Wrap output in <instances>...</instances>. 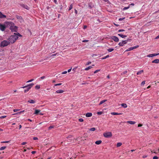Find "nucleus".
Returning a JSON list of instances; mask_svg holds the SVG:
<instances>
[{
	"label": "nucleus",
	"mask_w": 159,
	"mask_h": 159,
	"mask_svg": "<svg viewBox=\"0 0 159 159\" xmlns=\"http://www.w3.org/2000/svg\"><path fill=\"white\" fill-rule=\"evenodd\" d=\"M14 35H11L9 38V42L10 43H14L18 39V36H21L20 34L19 33L17 34L14 33Z\"/></svg>",
	"instance_id": "obj_1"
},
{
	"label": "nucleus",
	"mask_w": 159,
	"mask_h": 159,
	"mask_svg": "<svg viewBox=\"0 0 159 159\" xmlns=\"http://www.w3.org/2000/svg\"><path fill=\"white\" fill-rule=\"evenodd\" d=\"M10 43V42L9 41H7L6 40H4L1 42V47H3L7 46Z\"/></svg>",
	"instance_id": "obj_2"
},
{
	"label": "nucleus",
	"mask_w": 159,
	"mask_h": 159,
	"mask_svg": "<svg viewBox=\"0 0 159 159\" xmlns=\"http://www.w3.org/2000/svg\"><path fill=\"white\" fill-rule=\"evenodd\" d=\"M10 29L12 32H16L17 30V28L16 26H14L13 24V25H11L10 27Z\"/></svg>",
	"instance_id": "obj_3"
},
{
	"label": "nucleus",
	"mask_w": 159,
	"mask_h": 159,
	"mask_svg": "<svg viewBox=\"0 0 159 159\" xmlns=\"http://www.w3.org/2000/svg\"><path fill=\"white\" fill-rule=\"evenodd\" d=\"M103 135L105 137L109 138L112 136V134L111 132H109L104 133Z\"/></svg>",
	"instance_id": "obj_4"
},
{
	"label": "nucleus",
	"mask_w": 159,
	"mask_h": 159,
	"mask_svg": "<svg viewBox=\"0 0 159 159\" xmlns=\"http://www.w3.org/2000/svg\"><path fill=\"white\" fill-rule=\"evenodd\" d=\"M128 41V40H123L121 42H120L118 43V45L120 46H123L124 44L127 43Z\"/></svg>",
	"instance_id": "obj_5"
},
{
	"label": "nucleus",
	"mask_w": 159,
	"mask_h": 159,
	"mask_svg": "<svg viewBox=\"0 0 159 159\" xmlns=\"http://www.w3.org/2000/svg\"><path fill=\"white\" fill-rule=\"evenodd\" d=\"M139 47V45H136V46H135L133 47H130V48H129L128 49H126L125 50V52H128V51H129L133 50L134 49H135V48H138Z\"/></svg>",
	"instance_id": "obj_6"
},
{
	"label": "nucleus",
	"mask_w": 159,
	"mask_h": 159,
	"mask_svg": "<svg viewBox=\"0 0 159 159\" xmlns=\"http://www.w3.org/2000/svg\"><path fill=\"white\" fill-rule=\"evenodd\" d=\"M6 27L5 25L0 24V30L2 31H4L6 29Z\"/></svg>",
	"instance_id": "obj_7"
},
{
	"label": "nucleus",
	"mask_w": 159,
	"mask_h": 159,
	"mask_svg": "<svg viewBox=\"0 0 159 159\" xmlns=\"http://www.w3.org/2000/svg\"><path fill=\"white\" fill-rule=\"evenodd\" d=\"M23 88H27V89L24 90V92L25 93L27 92L29 90L31 89L30 87H29L28 86H27V85L24 86L22 87Z\"/></svg>",
	"instance_id": "obj_8"
},
{
	"label": "nucleus",
	"mask_w": 159,
	"mask_h": 159,
	"mask_svg": "<svg viewBox=\"0 0 159 159\" xmlns=\"http://www.w3.org/2000/svg\"><path fill=\"white\" fill-rule=\"evenodd\" d=\"M20 6L23 8H25L29 10V8L26 5H25L24 4H20Z\"/></svg>",
	"instance_id": "obj_9"
},
{
	"label": "nucleus",
	"mask_w": 159,
	"mask_h": 159,
	"mask_svg": "<svg viewBox=\"0 0 159 159\" xmlns=\"http://www.w3.org/2000/svg\"><path fill=\"white\" fill-rule=\"evenodd\" d=\"M112 39L116 42H118L119 40L118 38L115 36H113L112 38Z\"/></svg>",
	"instance_id": "obj_10"
},
{
	"label": "nucleus",
	"mask_w": 159,
	"mask_h": 159,
	"mask_svg": "<svg viewBox=\"0 0 159 159\" xmlns=\"http://www.w3.org/2000/svg\"><path fill=\"white\" fill-rule=\"evenodd\" d=\"M6 17V16L3 14L0 11V18H5Z\"/></svg>",
	"instance_id": "obj_11"
},
{
	"label": "nucleus",
	"mask_w": 159,
	"mask_h": 159,
	"mask_svg": "<svg viewBox=\"0 0 159 159\" xmlns=\"http://www.w3.org/2000/svg\"><path fill=\"white\" fill-rule=\"evenodd\" d=\"M152 63H159V59H156L152 61Z\"/></svg>",
	"instance_id": "obj_12"
},
{
	"label": "nucleus",
	"mask_w": 159,
	"mask_h": 159,
	"mask_svg": "<svg viewBox=\"0 0 159 159\" xmlns=\"http://www.w3.org/2000/svg\"><path fill=\"white\" fill-rule=\"evenodd\" d=\"M64 91L61 89L58 90H57L56 92L57 93H63Z\"/></svg>",
	"instance_id": "obj_13"
},
{
	"label": "nucleus",
	"mask_w": 159,
	"mask_h": 159,
	"mask_svg": "<svg viewBox=\"0 0 159 159\" xmlns=\"http://www.w3.org/2000/svg\"><path fill=\"white\" fill-rule=\"evenodd\" d=\"M92 115V113H87L86 114V116L87 117H90Z\"/></svg>",
	"instance_id": "obj_14"
},
{
	"label": "nucleus",
	"mask_w": 159,
	"mask_h": 159,
	"mask_svg": "<svg viewBox=\"0 0 159 159\" xmlns=\"http://www.w3.org/2000/svg\"><path fill=\"white\" fill-rule=\"evenodd\" d=\"M127 123L133 125L135 123V122L134 121H129L126 122Z\"/></svg>",
	"instance_id": "obj_15"
},
{
	"label": "nucleus",
	"mask_w": 159,
	"mask_h": 159,
	"mask_svg": "<svg viewBox=\"0 0 159 159\" xmlns=\"http://www.w3.org/2000/svg\"><path fill=\"white\" fill-rule=\"evenodd\" d=\"M28 102L32 103V104H34L35 103V101L34 100L32 99L28 101Z\"/></svg>",
	"instance_id": "obj_16"
},
{
	"label": "nucleus",
	"mask_w": 159,
	"mask_h": 159,
	"mask_svg": "<svg viewBox=\"0 0 159 159\" xmlns=\"http://www.w3.org/2000/svg\"><path fill=\"white\" fill-rule=\"evenodd\" d=\"M118 35L119 36H120V37H121L122 38H124L125 37H127V36L126 35H123L121 34H118Z\"/></svg>",
	"instance_id": "obj_17"
},
{
	"label": "nucleus",
	"mask_w": 159,
	"mask_h": 159,
	"mask_svg": "<svg viewBox=\"0 0 159 159\" xmlns=\"http://www.w3.org/2000/svg\"><path fill=\"white\" fill-rule=\"evenodd\" d=\"M121 105L122 107L124 108H126L127 107V105L125 103H122L121 104Z\"/></svg>",
	"instance_id": "obj_18"
},
{
	"label": "nucleus",
	"mask_w": 159,
	"mask_h": 159,
	"mask_svg": "<svg viewBox=\"0 0 159 159\" xmlns=\"http://www.w3.org/2000/svg\"><path fill=\"white\" fill-rule=\"evenodd\" d=\"M111 114L113 115H121L122 114V113H118L117 112H112L111 113Z\"/></svg>",
	"instance_id": "obj_19"
},
{
	"label": "nucleus",
	"mask_w": 159,
	"mask_h": 159,
	"mask_svg": "<svg viewBox=\"0 0 159 159\" xmlns=\"http://www.w3.org/2000/svg\"><path fill=\"white\" fill-rule=\"evenodd\" d=\"M107 101V100H103L100 102L99 105H101L102 104H103V103H104V102H106Z\"/></svg>",
	"instance_id": "obj_20"
},
{
	"label": "nucleus",
	"mask_w": 159,
	"mask_h": 159,
	"mask_svg": "<svg viewBox=\"0 0 159 159\" xmlns=\"http://www.w3.org/2000/svg\"><path fill=\"white\" fill-rule=\"evenodd\" d=\"M102 141L101 140H98V141H96L95 142V143L96 144L98 145V144H100L102 143Z\"/></svg>",
	"instance_id": "obj_21"
},
{
	"label": "nucleus",
	"mask_w": 159,
	"mask_h": 159,
	"mask_svg": "<svg viewBox=\"0 0 159 159\" xmlns=\"http://www.w3.org/2000/svg\"><path fill=\"white\" fill-rule=\"evenodd\" d=\"M40 111V110H36L35 111V112L34 113V114H38Z\"/></svg>",
	"instance_id": "obj_22"
},
{
	"label": "nucleus",
	"mask_w": 159,
	"mask_h": 159,
	"mask_svg": "<svg viewBox=\"0 0 159 159\" xmlns=\"http://www.w3.org/2000/svg\"><path fill=\"white\" fill-rule=\"evenodd\" d=\"M143 70H140V71H139L138 72H137V75H140L141 74L143 73Z\"/></svg>",
	"instance_id": "obj_23"
},
{
	"label": "nucleus",
	"mask_w": 159,
	"mask_h": 159,
	"mask_svg": "<svg viewBox=\"0 0 159 159\" xmlns=\"http://www.w3.org/2000/svg\"><path fill=\"white\" fill-rule=\"evenodd\" d=\"M114 49L112 48H111L107 49V50L109 52H111L114 50Z\"/></svg>",
	"instance_id": "obj_24"
},
{
	"label": "nucleus",
	"mask_w": 159,
	"mask_h": 159,
	"mask_svg": "<svg viewBox=\"0 0 159 159\" xmlns=\"http://www.w3.org/2000/svg\"><path fill=\"white\" fill-rule=\"evenodd\" d=\"M34 85V84L33 83H31L28 85H27V86H28L29 87H30V88H31L32 86Z\"/></svg>",
	"instance_id": "obj_25"
},
{
	"label": "nucleus",
	"mask_w": 159,
	"mask_h": 159,
	"mask_svg": "<svg viewBox=\"0 0 159 159\" xmlns=\"http://www.w3.org/2000/svg\"><path fill=\"white\" fill-rule=\"evenodd\" d=\"M92 68V67L91 66H90L88 67H86L85 69V70H89V69H91Z\"/></svg>",
	"instance_id": "obj_26"
},
{
	"label": "nucleus",
	"mask_w": 159,
	"mask_h": 159,
	"mask_svg": "<svg viewBox=\"0 0 159 159\" xmlns=\"http://www.w3.org/2000/svg\"><path fill=\"white\" fill-rule=\"evenodd\" d=\"M122 144V143H118L117 144V147H119Z\"/></svg>",
	"instance_id": "obj_27"
},
{
	"label": "nucleus",
	"mask_w": 159,
	"mask_h": 159,
	"mask_svg": "<svg viewBox=\"0 0 159 159\" xmlns=\"http://www.w3.org/2000/svg\"><path fill=\"white\" fill-rule=\"evenodd\" d=\"M95 128L94 127H93V128H90V129H89V130L90 131H94L95 130Z\"/></svg>",
	"instance_id": "obj_28"
},
{
	"label": "nucleus",
	"mask_w": 159,
	"mask_h": 159,
	"mask_svg": "<svg viewBox=\"0 0 159 159\" xmlns=\"http://www.w3.org/2000/svg\"><path fill=\"white\" fill-rule=\"evenodd\" d=\"M6 148V146H3L1 147L0 148V150H3Z\"/></svg>",
	"instance_id": "obj_29"
},
{
	"label": "nucleus",
	"mask_w": 159,
	"mask_h": 159,
	"mask_svg": "<svg viewBox=\"0 0 159 159\" xmlns=\"http://www.w3.org/2000/svg\"><path fill=\"white\" fill-rule=\"evenodd\" d=\"M153 57V54H150L147 56V57Z\"/></svg>",
	"instance_id": "obj_30"
},
{
	"label": "nucleus",
	"mask_w": 159,
	"mask_h": 159,
	"mask_svg": "<svg viewBox=\"0 0 159 159\" xmlns=\"http://www.w3.org/2000/svg\"><path fill=\"white\" fill-rule=\"evenodd\" d=\"M129 7H130L129 6L128 7H125L123 9V10H125L127 9H129Z\"/></svg>",
	"instance_id": "obj_31"
},
{
	"label": "nucleus",
	"mask_w": 159,
	"mask_h": 159,
	"mask_svg": "<svg viewBox=\"0 0 159 159\" xmlns=\"http://www.w3.org/2000/svg\"><path fill=\"white\" fill-rule=\"evenodd\" d=\"M109 57V55H107L106 56H105V57H104L102 59H106L107 58Z\"/></svg>",
	"instance_id": "obj_32"
},
{
	"label": "nucleus",
	"mask_w": 159,
	"mask_h": 159,
	"mask_svg": "<svg viewBox=\"0 0 159 159\" xmlns=\"http://www.w3.org/2000/svg\"><path fill=\"white\" fill-rule=\"evenodd\" d=\"M72 8H73V5L72 4H71L70 6L69 10H70Z\"/></svg>",
	"instance_id": "obj_33"
},
{
	"label": "nucleus",
	"mask_w": 159,
	"mask_h": 159,
	"mask_svg": "<svg viewBox=\"0 0 159 159\" xmlns=\"http://www.w3.org/2000/svg\"><path fill=\"white\" fill-rule=\"evenodd\" d=\"M17 18L18 19H19V20H20L21 21V20H22V17L20 16H18L17 17Z\"/></svg>",
	"instance_id": "obj_34"
},
{
	"label": "nucleus",
	"mask_w": 159,
	"mask_h": 159,
	"mask_svg": "<svg viewBox=\"0 0 159 159\" xmlns=\"http://www.w3.org/2000/svg\"><path fill=\"white\" fill-rule=\"evenodd\" d=\"M35 88L37 89H40V86L39 85H37L35 86Z\"/></svg>",
	"instance_id": "obj_35"
},
{
	"label": "nucleus",
	"mask_w": 159,
	"mask_h": 159,
	"mask_svg": "<svg viewBox=\"0 0 159 159\" xmlns=\"http://www.w3.org/2000/svg\"><path fill=\"white\" fill-rule=\"evenodd\" d=\"M54 126H52V125H51L50 126L49 128H48V129H52V128H54Z\"/></svg>",
	"instance_id": "obj_36"
},
{
	"label": "nucleus",
	"mask_w": 159,
	"mask_h": 159,
	"mask_svg": "<svg viewBox=\"0 0 159 159\" xmlns=\"http://www.w3.org/2000/svg\"><path fill=\"white\" fill-rule=\"evenodd\" d=\"M34 80V79H32L31 80H30L28 81H27L26 82V83H29V82H31L32 81H33V80Z\"/></svg>",
	"instance_id": "obj_37"
},
{
	"label": "nucleus",
	"mask_w": 159,
	"mask_h": 159,
	"mask_svg": "<svg viewBox=\"0 0 159 159\" xmlns=\"http://www.w3.org/2000/svg\"><path fill=\"white\" fill-rule=\"evenodd\" d=\"M125 17L120 18L119 19V21L122 20H124V19H125Z\"/></svg>",
	"instance_id": "obj_38"
},
{
	"label": "nucleus",
	"mask_w": 159,
	"mask_h": 159,
	"mask_svg": "<svg viewBox=\"0 0 159 159\" xmlns=\"http://www.w3.org/2000/svg\"><path fill=\"white\" fill-rule=\"evenodd\" d=\"M79 120L80 122H82L84 120L82 118H80L79 119Z\"/></svg>",
	"instance_id": "obj_39"
},
{
	"label": "nucleus",
	"mask_w": 159,
	"mask_h": 159,
	"mask_svg": "<svg viewBox=\"0 0 159 159\" xmlns=\"http://www.w3.org/2000/svg\"><path fill=\"white\" fill-rule=\"evenodd\" d=\"M61 84V83H59V84H55V86H59Z\"/></svg>",
	"instance_id": "obj_40"
},
{
	"label": "nucleus",
	"mask_w": 159,
	"mask_h": 159,
	"mask_svg": "<svg viewBox=\"0 0 159 159\" xmlns=\"http://www.w3.org/2000/svg\"><path fill=\"white\" fill-rule=\"evenodd\" d=\"M102 111L98 112L97 113V114L98 115H101L102 114Z\"/></svg>",
	"instance_id": "obj_41"
},
{
	"label": "nucleus",
	"mask_w": 159,
	"mask_h": 159,
	"mask_svg": "<svg viewBox=\"0 0 159 159\" xmlns=\"http://www.w3.org/2000/svg\"><path fill=\"white\" fill-rule=\"evenodd\" d=\"M100 71V70H95V71H94V74H96V73L97 72H98L99 71Z\"/></svg>",
	"instance_id": "obj_42"
},
{
	"label": "nucleus",
	"mask_w": 159,
	"mask_h": 159,
	"mask_svg": "<svg viewBox=\"0 0 159 159\" xmlns=\"http://www.w3.org/2000/svg\"><path fill=\"white\" fill-rule=\"evenodd\" d=\"M159 55V53H154L153 54V57Z\"/></svg>",
	"instance_id": "obj_43"
},
{
	"label": "nucleus",
	"mask_w": 159,
	"mask_h": 159,
	"mask_svg": "<svg viewBox=\"0 0 159 159\" xmlns=\"http://www.w3.org/2000/svg\"><path fill=\"white\" fill-rule=\"evenodd\" d=\"M145 84V81H143L141 84V85H144Z\"/></svg>",
	"instance_id": "obj_44"
},
{
	"label": "nucleus",
	"mask_w": 159,
	"mask_h": 159,
	"mask_svg": "<svg viewBox=\"0 0 159 159\" xmlns=\"http://www.w3.org/2000/svg\"><path fill=\"white\" fill-rule=\"evenodd\" d=\"M67 73V71H64L62 73V74H65Z\"/></svg>",
	"instance_id": "obj_45"
},
{
	"label": "nucleus",
	"mask_w": 159,
	"mask_h": 159,
	"mask_svg": "<svg viewBox=\"0 0 159 159\" xmlns=\"http://www.w3.org/2000/svg\"><path fill=\"white\" fill-rule=\"evenodd\" d=\"M91 63V61H89L87 62L86 64V65H89V64H90Z\"/></svg>",
	"instance_id": "obj_46"
},
{
	"label": "nucleus",
	"mask_w": 159,
	"mask_h": 159,
	"mask_svg": "<svg viewBox=\"0 0 159 159\" xmlns=\"http://www.w3.org/2000/svg\"><path fill=\"white\" fill-rule=\"evenodd\" d=\"M153 159H158V157L157 156H154L153 158Z\"/></svg>",
	"instance_id": "obj_47"
},
{
	"label": "nucleus",
	"mask_w": 159,
	"mask_h": 159,
	"mask_svg": "<svg viewBox=\"0 0 159 159\" xmlns=\"http://www.w3.org/2000/svg\"><path fill=\"white\" fill-rule=\"evenodd\" d=\"M125 30H123V29H121V30H118V32H121V31H124Z\"/></svg>",
	"instance_id": "obj_48"
},
{
	"label": "nucleus",
	"mask_w": 159,
	"mask_h": 159,
	"mask_svg": "<svg viewBox=\"0 0 159 159\" xmlns=\"http://www.w3.org/2000/svg\"><path fill=\"white\" fill-rule=\"evenodd\" d=\"M26 143H27L26 142H23L21 143V145H24Z\"/></svg>",
	"instance_id": "obj_49"
},
{
	"label": "nucleus",
	"mask_w": 159,
	"mask_h": 159,
	"mask_svg": "<svg viewBox=\"0 0 159 159\" xmlns=\"http://www.w3.org/2000/svg\"><path fill=\"white\" fill-rule=\"evenodd\" d=\"M6 117V116H2L0 117V118H5Z\"/></svg>",
	"instance_id": "obj_50"
},
{
	"label": "nucleus",
	"mask_w": 159,
	"mask_h": 159,
	"mask_svg": "<svg viewBox=\"0 0 159 159\" xmlns=\"http://www.w3.org/2000/svg\"><path fill=\"white\" fill-rule=\"evenodd\" d=\"M38 138L36 137H34L33 138V139L34 140H36L38 139Z\"/></svg>",
	"instance_id": "obj_51"
},
{
	"label": "nucleus",
	"mask_w": 159,
	"mask_h": 159,
	"mask_svg": "<svg viewBox=\"0 0 159 159\" xmlns=\"http://www.w3.org/2000/svg\"><path fill=\"white\" fill-rule=\"evenodd\" d=\"M56 4H57V0H54L53 1Z\"/></svg>",
	"instance_id": "obj_52"
},
{
	"label": "nucleus",
	"mask_w": 159,
	"mask_h": 159,
	"mask_svg": "<svg viewBox=\"0 0 159 159\" xmlns=\"http://www.w3.org/2000/svg\"><path fill=\"white\" fill-rule=\"evenodd\" d=\"M8 142H9V141H6L2 142L1 143H7Z\"/></svg>",
	"instance_id": "obj_53"
},
{
	"label": "nucleus",
	"mask_w": 159,
	"mask_h": 159,
	"mask_svg": "<svg viewBox=\"0 0 159 159\" xmlns=\"http://www.w3.org/2000/svg\"><path fill=\"white\" fill-rule=\"evenodd\" d=\"M36 151H33L31 152V153L32 154H35V153H36Z\"/></svg>",
	"instance_id": "obj_54"
},
{
	"label": "nucleus",
	"mask_w": 159,
	"mask_h": 159,
	"mask_svg": "<svg viewBox=\"0 0 159 159\" xmlns=\"http://www.w3.org/2000/svg\"><path fill=\"white\" fill-rule=\"evenodd\" d=\"M88 41V40H84L82 41V42H87Z\"/></svg>",
	"instance_id": "obj_55"
},
{
	"label": "nucleus",
	"mask_w": 159,
	"mask_h": 159,
	"mask_svg": "<svg viewBox=\"0 0 159 159\" xmlns=\"http://www.w3.org/2000/svg\"><path fill=\"white\" fill-rule=\"evenodd\" d=\"M87 26L86 25H84V27H83V29H85L87 28Z\"/></svg>",
	"instance_id": "obj_56"
},
{
	"label": "nucleus",
	"mask_w": 159,
	"mask_h": 159,
	"mask_svg": "<svg viewBox=\"0 0 159 159\" xmlns=\"http://www.w3.org/2000/svg\"><path fill=\"white\" fill-rule=\"evenodd\" d=\"M75 13L76 14H77V10L75 9Z\"/></svg>",
	"instance_id": "obj_57"
},
{
	"label": "nucleus",
	"mask_w": 159,
	"mask_h": 159,
	"mask_svg": "<svg viewBox=\"0 0 159 159\" xmlns=\"http://www.w3.org/2000/svg\"><path fill=\"white\" fill-rule=\"evenodd\" d=\"M45 78V76H42L40 78L42 79H44V78Z\"/></svg>",
	"instance_id": "obj_58"
},
{
	"label": "nucleus",
	"mask_w": 159,
	"mask_h": 159,
	"mask_svg": "<svg viewBox=\"0 0 159 159\" xmlns=\"http://www.w3.org/2000/svg\"><path fill=\"white\" fill-rule=\"evenodd\" d=\"M127 73V71H125L123 72V73H122L121 74V75H123V74H125Z\"/></svg>",
	"instance_id": "obj_59"
},
{
	"label": "nucleus",
	"mask_w": 159,
	"mask_h": 159,
	"mask_svg": "<svg viewBox=\"0 0 159 159\" xmlns=\"http://www.w3.org/2000/svg\"><path fill=\"white\" fill-rule=\"evenodd\" d=\"M142 126V125L141 124H139L138 125V127H141V126Z\"/></svg>",
	"instance_id": "obj_60"
},
{
	"label": "nucleus",
	"mask_w": 159,
	"mask_h": 159,
	"mask_svg": "<svg viewBox=\"0 0 159 159\" xmlns=\"http://www.w3.org/2000/svg\"><path fill=\"white\" fill-rule=\"evenodd\" d=\"M19 110H18V109H14L13 110V111L14 112H16L17 111H18Z\"/></svg>",
	"instance_id": "obj_61"
},
{
	"label": "nucleus",
	"mask_w": 159,
	"mask_h": 159,
	"mask_svg": "<svg viewBox=\"0 0 159 159\" xmlns=\"http://www.w3.org/2000/svg\"><path fill=\"white\" fill-rule=\"evenodd\" d=\"M71 69H72L71 68H70V69H69V70H68V72H70L71 71Z\"/></svg>",
	"instance_id": "obj_62"
},
{
	"label": "nucleus",
	"mask_w": 159,
	"mask_h": 159,
	"mask_svg": "<svg viewBox=\"0 0 159 159\" xmlns=\"http://www.w3.org/2000/svg\"><path fill=\"white\" fill-rule=\"evenodd\" d=\"M130 5L134 6V4L133 3H132L130 4L129 5V6H130Z\"/></svg>",
	"instance_id": "obj_63"
},
{
	"label": "nucleus",
	"mask_w": 159,
	"mask_h": 159,
	"mask_svg": "<svg viewBox=\"0 0 159 159\" xmlns=\"http://www.w3.org/2000/svg\"><path fill=\"white\" fill-rule=\"evenodd\" d=\"M159 35L157 36L156 38V39H159Z\"/></svg>",
	"instance_id": "obj_64"
}]
</instances>
